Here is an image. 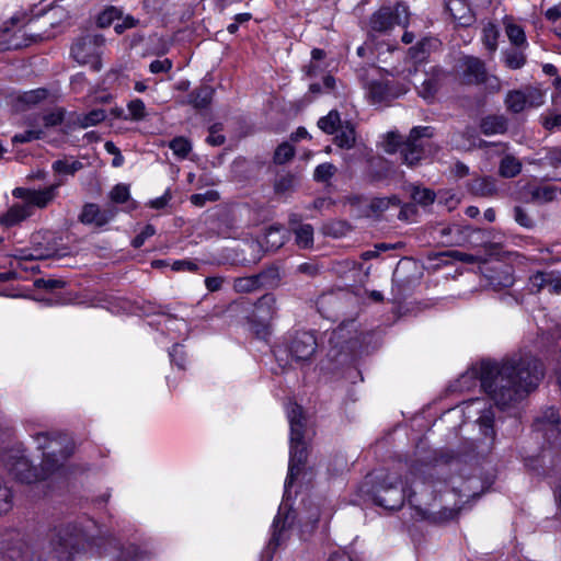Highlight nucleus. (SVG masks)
<instances>
[{
    "instance_id": "39",
    "label": "nucleus",
    "mask_w": 561,
    "mask_h": 561,
    "mask_svg": "<svg viewBox=\"0 0 561 561\" xmlns=\"http://www.w3.org/2000/svg\"><path fill=\"white\" fill-rule=\"evenodd\" d=\"M411 197L415 203L422 206H427L434 203L435 193L430 188H421L419 186H413L411 191Z\"/></svg>"
},
{
    "instance_id": "10",
    "label": "nucleus",
    "mask_w": 561,
    "mask_h": 561,
    "mask_svg": "<svg viewBox=\"0 0 561 561\" xmlns=\"http://www.w3.org/2000/svg\"><path fill=\"white\" fill-rule=\"evenodd\" d=\"M545 95L540 89L527 87L524 90L510 91L504 103L507 111L518 114L529 107H538L543 104Z\"/></svg>"
},
{
    "instance_id": "51",
    "label": "nucleus",
    "mask_w": 561,
    "mask_h": 561,
    "mask_svg": "<svg viewBox=\"0 0 561 561\" xmlns=\"http://www.w3.org/2000/svg\"><path fill=\"white\" fill-rule=\"evenodd\" d=\"M526 64V57L517 50H510L505 54V65L510 69H519Z\"/></svg>"
},
{
    "instance_id": "50",
    "label": "nucleus",
    "mask_w": 561,
    "mask_h": 561,
    "mask_svg": "<svg viewBox=\"0 0 561 561\" xmlns=\"http://www.w3.org/2000/svg\"><path fill=\"white\" fill-rule=\"evenodd\" d=\"M334 85H335V79L332 76L327 75L323 78L322 83H319V82L311 83L309 85V91L312 94L327 93V92L332 91Z\"/></svg>"
},
{
    "instance_id": "21",
    "label": "nucleus",
    "mask_w": 561,
    "mask_h": 561,
    "mask_svg": "<svg viewBox=\"0 0 561 561\" xmlns=\"http://www.w3.org/2000/svg\"><path fill=\"white\" fill-rule=\"evenodd\" d=\"M289 225L299 248L308 249L313 245V227L311 225L301 224L296 215L290 217Z\"/></svg>"
},
{
    "instance_id": "32",
    "label": "nucleus",
    "mask_w": 561,
    "mask_h": 561,
    "mask_svg": "<svg viewBox=\"0 0 561 561\" xmlns=\"http://www.w3.org/2000/svg\"><path fill=\"white\" fill-rule=\"evenodd\" d=\"M341 125L342 123L337 111H331L328 115L321 117L318 121V127L327 134H333L337 131V128Z\"/></svg>"
},
{
    "instance_id": "16",
    "label": "nucleus",
    "mask_w": 561,
    "mask_h": 561,
    "mask_svg": "<svg viewBox=\"0 0 561 561\" xmlns=\"http://www.w3.org/2000/svg\"><path fill=\"white\" fill-rule=\"evenodd\" d=\"M463 80L469 84H482L486 67L483 60L474 56H465L460 60Z\"/></svg>"
},
{
    "instance_id": "19",
    "label": "nucleus",
    "mask_w": 561,
    "mask_h": 561,
    "mask_svg": "<svg viewBox=\"0 0 561 561\" xmlns=\"http://www.w3.org/2000/svg\"><path fill=\"white\" fill-rule=\"evenodd\" d=\"M285 242V231L282 227L270 226L265 229L263 242L254 241L251 243L253 250L260 251L265 245L266 251H275Z\"/></svg>"
},
{
    "instance_id": "15",
    "label": "nucleus",
    "mask_w": 561,
    "mask_h": 561,
    "mask_svg": "<svg viewBox=\"0 0 561 561\" xmlns=\"http://www.w3.org/2000/svg\"><path fill=\"white\" fill-rule=\"evenodd\" d=\"M276 298L272 294L263 295L254 305L252 318L260 322L261 329L256 331L257 334L266 335L267 323L273 320L277 314Z\"/></svg>"
},
{
    "instance_id": "2",
    "label": "nucleus",
    "mask_w": 561,
    "mask_h": 561,
    "mask_svg": "<svg viewBox=\"0 0 561 561\" xmlns=\"http://www.w3.org/2000/svg\"><path fill=\"white\" fill-rule=\"evenodd\" d=\"M479 376L484 392L501 408L522 400L538 387L543 377L542 364L529 353H518L501 364L483 360L479 370L472 369L461 378Z\"/></svg>"
},
{
    "instance_id": "42",
    "label": "nucleus",
    "mask_w": 561,
    "mask_h": 561,
    "mask_svg": "<svg viewBox=\"0 0 561 561\" xmlns=\"http://www.w3.org/2000/svg\"><path fill=\"white\" fill-rule=\"evenodd\" d=\"M295 154V149L288 142L279 145L274 153V162L277 164H284L289 161Z\"/></svg>"
},
{
    "instance_id": "30",
    "label": "nucleus",
    "mask_w": 561,
    "mask_h": 561,
    "mask_svg": "<svg viewBox=\"0 0 561 561\" xmlns=\"http://www.w3.org/2000/svg\"><path fill=\"white\" fill-rule=\"evenodd\" d=\"M260 287L275 288L278 286L280 280L279 270L275 266H271L261 273L256 274Z\"/></svg>"
},
{
    "instance_id": "5",
    "label": "nucleus",
    "mask_w": 561,
    "mask_h": 561,
    "mask_svg": "<svg viewBox=\"0 0 561 561\" xmlns=\"http://www.w3.org/2000/svg\"><path fill=\"white\" fill-rule=\"evenodd\" d=\"M37 449L43 451V470L55 471L72 453L66 437H50L47 433H38L34 436Z\"/></svg>"
},
{
    "instance_id": "12",
    "label": "nucleus",
    "mask_w": 561,
    "mask_h": 561,
    "mask_svg": "<svg viewBox=\"0 0 561 561\" xmlns=\"http://www.w3.org/2000/svg\"><path fill=\"white\" fill-rule=\"evenodd\" d=\"M317 350V340L311 332H296L289 341L288 351L297 362L309 360Z\"/></svg>"
},
{
    "instance_id": "9",
    "label": "nucleus",
    "mask_w": 561,
    "mask_h": 561,
    "mask_svg": "<svg viewBox=\"0 0 561 561\" xmlns=\"http://www.w3.org/2000/svg\"><path fill=\"white\" fill-rule=\"evenodd\" d=\"M433 136V127L416 126L413 127L407 140L402 144L400 156L402 162L410 168L415 167L423 157L422 138H431Z\"/></svg>"
},
{
    "instance_id": "22",
    "label": "nucleus",
    "mask_w": 561,
    "mask_h": 561,
    "mask_svg": "<svg viewBox=\"0 0 561 561\" xmlns=\"http://www.w3.org/2000/svg\"><path fill=\"white\" fill-rule=\"evenodd\" d=\"M486 278L489 286L494 290L508 288L514 284L511 267L507 265H500L499 268L491 270V273L486 275Z\"/></svg>"
},
{
    "instance_id": "48",
    "label": "nucleus",
    "mask_w": 561,
    "mask_h": 561,
    "mask_svg": "<svg viewBox=\"0 0 561 561\" xmlns=\"http://www.w3.org/2000/svg\"><path fill=\"white\" fill-rule=\"evenodd\" d=\"M514 220L526 229H531L535 226L533 217L520 206H515L513 209Z\"/></svg>"
},
{
    "instance_id": "25",
    "label": "nucleus",
    "mask_w": 561,
    "mask_h": 561,
    "mask_svg": "<svg viewBox=\"0 0 561 561\" xmlns=\"http://www.w3.org/2000/svg\"><path fill=\"white\" fill-rule=\"evenodd\" d=\"M523 169L522 161L513 154H505L499 163V175L504 179L517 176Z\"/></svg>"
},
{
    "instance_id": "17",
    "label": "nucleus",
    "mask_w": 561,
    "mask_h": 561,
    "mask_svg": "<svg viewBox=\"0 0 561 561\" xmlns=\"http://www.w3.org/2000/svg\"><path fill=\"white\" fill-rule=\"evenodd\" d=\"M405 89H398L390 81H374L369 84V98L374 103L388 102L405 93Z\"/></svg>"
},
{
    "instance_id": "45",
    "label": "nucleus",
    "mask_w": 561,
    "mask_h": 561,
    "mask_svg": "<svg viewBox=\"0 0 561 561\" xmlns=\"http://www.w3.org/2000/svg\"><path fill=\"white\" fill-rule=\"evenodd\" d=\"M506 35L510 42L515 46H520L526 43V36L524 30L516 24L506 25Z\"/></svg>"
},
{
    "instance_id": "52",
    "label": "nucleus",
    "mask_w": 561,
    "mask_h": 561,
    "mask_svg": "<svg viewBox=\"0 0 561 561\" xmlns=\"http://www.w3.org/2000/svg\"><path fill=\"white\" fill-rule=\"evenodd\" d=\"M11 490L0 479V514L7 513L11 508Z\"/></svg>"
},
{
    "instance_id": "41",
    "label": "nucleus",
    "mask_w": 561,
    "mask_h": 561,
    "mask_svg": "<svg viewBox=\"0 0 561 561\" xmlns=\"http://www.w3.org/2000/svg\"><path fill=\"white\" fill-rule=\"evenodd\" d=\"M478 423H479L482 434L485 437H489V438H491V440H493V438H494V430H493L494 415H493V413L491 411H485L478 419Z\"/></svg>"
},
{
    "instance_id": "53",
    "label": "nucleus",
    "mask_w": 561,
    "mask_h": 561,
    "mask_svg": "<svg viewBox=\"0 0 561 561\" xmlns=\"http://www.w3.org/2000/svg\"><path fill=\"white\" fill-rule=\"evenodd\" d=\"M43 136V131L41 129H30L24 130L23 133L16 134L13 136V142L24 144L30 142L35 139H41Z\"/></svg>"
},
{
    "instance_id": "24",
    "label": "nucleus",
    "mask_w": 561,
    "mask_h": 561,
    "mask_svg": "<svg viewBox=\"0 0 561 561\" xmlns=\"http://www.w3.org/2000/svg\"><path fill=\"white\" fill-rule=\"evenodd\" d=\"M480 128L486 136L504 134L507 130V119L503 115H489L481 119Z\"/></svg>"
},
{
    "instance_id": "44",
    "label": "nucleus",
    "mask_w": 561,
    "mask_h": 561,
    "mask_svg": "<svg viewBox=\"0 0 561 561\" xmlns=\"http://www.w3.org/2000/svg\"><path fill=\"white\" fill-rule=\"evenodd\" d=\"M551 279V272H538L529 278V289L531 291H539L547 288Z\"/></svg>"
},
{
    "instance_id": "49",
    "label": "nucleus",
    "mask_w": 561,
    "mask_h": 561,
    "mask_svg": "<svg viewBox=\"0 0 561 561\" xmlns=\"http://www.w3.org/2000/svg\"><path fill=\"white\" fill-rule=\"evenodd\" d=\"M556 197V190L551 186L535 187L531 191V198L536 202L548 203Z\"/></svg>"
},
{
    "instance_id": "31",
    "label": "nucleus",
    "mask_w": 561,
    "mask_h": 561,
    "mask_svg": "<svg viewBox=\"0 0 561 561\" xmlns=\"http://www.w3.org/2000/svg\"><path fill=\"white\" fill-rule=\"evenodd\" d=\"M297 184V178L291 173L280 174L275 180L274 191L278 195H285L294 191Z\"/></svg>"
},
{
    "instance_id": "18",
    "label": "nucleus",
    "mask_w": 561,
    "mask_h": 561,
    "mask_svg": "<svg viewBox=\"0 0 561 561\" xmlns=\"http://www.w3.org/2000/svg\"><path fill=\"white\" fill-rule=\"evenodd\" d=\"M446 9L459 26H470L476 18L466 0H448Z\"/></svg>"
},
{
    "instance_id": "8",
    "label": "nucleus",
    "mask_w": 561,
    "mask_h": 561,
    "mask_svg": "<svg viewBox=\"0 0 561 561\" xmlns=\"http://www.w3.org/2000/svg\"><path fill=\"white\" fill-rule=\"evenodd\" d=\"M409 23L408 7L398 3L396 7H381L369 20V26L375 32H387L394 25L405 27Z\"/></svg>"
},
{
    "instance_id": "43",
    "label": "nucleus",
    "mask_w": 561,
    "mask_h": 561,
    "mask_svg": "<svg viewBox=\"0 0 561 561\" xmlns=\"http://www.w3.org/2000/svg\"><path fill=\"white\" fill-rule=\"evenodd\" d=\"M401 136L396 131L387 133L383 141V150L387 153H394L401 151L402 144Z\"/></svg>"
},
{
    "instance_id": "33",
    "label": "nucleus",
    "mask_w": 561,
    "mask_h": 561,
    "mask_svg": "<svg viewBox=\"0 0 561 561\" xmlns=\"http://www.w3.org/2000/svg\"><path fill=\"white\" fill-rule=\"evenodd\" d=\"M169 148L173 151L174 156L183 160L192 151V144L187 138L180 136L169 142Z\"/></svg>"
},
{
    "instance_id": "23",
    "label": "nucleus",
    "mask_w": 561,
    "mask_h": 561,
    "mask_svg": "<svg viewBox=\"0 0 561 561\" xmlns=\"http://www.w3.org/2000/svg\"><path fill=\"white\" fill-rule=\"evenodd\" d=\"M31 216L32 211L30 210V205H25L24 203L14 204L0 217V224L5 228H10L19 225Z\"/></svg>"
},
{
    "instance_id": "7",
    "label": "nucleus",
    "mask_w": 561,
    "mask_h": 561,
    "mask_svg": "<svg viewBox=\"0 0 561 561\" xmlns=\"http://www.w3.org/2000/svg\"><path fill=\"white\" fill-rule=\"evenodd\" d=\"M56 247L50 242L48 233L36 232L31 237V247L15 249L11 256L20 262L23 261H39L54 256Z\"/></svg>"
},
{
    "instance_id": "13",
    "label": "nucleus",
    "mask_w": 561,
    "mask_h": 561,
    "mask_svg": "<svg viewBox=\"0 0 561 561\" xmlns=\"http://www.w3.org/2000/svg\"><path fill=\"white\" fill-rule=\"evenodd\" d=\"M536 430L540 432L549 445H553L561 434L560 415L557 409L547 408L535 423Z\"/></svg>"
},
{
    "instance_id": "47",
    "label": "nucleus",
    "mask_w": 561,
    "mask_h": 561,
    "mask_svg": "<svg viewBox=\"0 0 561 561\" xmlns=\"http://www.w3.org/2000/svg\"><path fill=\"white\" fill-rule=\"evenodd\" d=\"M129 197V187L123 183L116 184L110 192V199L116 204L126 203Z\"/></svg>"
},
{
    "instance_id": "55",
    "label": "nucleus",
    "mask_w": 561,
    "mask_h": 561,
    "mask_svg": "<svg viewBox=\"0 0 561 561\" xmlns=\"http://www.w3.org/2000/svg\"><path fill=\"white\" fill-rule=\"evenodd\" d=\"M156 233V228L152 225H147L131 241L135 249L144 245L145 241Z\"/></svg>"
},
{
    "instance_id": "28",
    "label": "nucleus",
    "mask_w": 561,
    "mask_h": 561,
    "mask_svg": "<svg viewBox=\"0 0 561 561\" xmlns=\"http://www.w3.org/2000/svg\"><path fill=\"white\" fill-rule=\"evenodd\" d=\"M334 142L340 148L350 149L355 144V128L352 124L346 123L337 128Z\"/></svg>"
},
{
    "instance_id": "29",
    "label": "nucleus",
    "mask_w": 561,
    "mask_h": 561,
    "mask_svg": "<svg viewBox=\"0 0 561 561\" xmlns=\"http://www.w3.org/2000/svg\"><path fill=\"white\" fill-rule=\"evenodd\" d=\"M106 117L103 108H95L85 114H79L76 116L73 124L80 128H88L103 122Z\"/></svg>"
},
{
    "instance_id": "26",
    "label": "nucleus",
    "mask_w": 561,
    "mask_h": 561,
    "mask_svg": "<svg viewBox=\"0 0 561 561\" xmlns=\"http://www.w3.org/2000/svg\"><path fill=\"white\" fill-rule=\"evenodd\" d=\"M83 168L82 162L73 159L72 157H65L53 162L51 169L58 175H75Z\"/></svg>"
},
{
    "instance_id": "27",
    "label": "nucleus",
    "mask_w": 561,
    "mask_h": 561,
    "mask_svg": "<svg viewBox=\"0 0 561 561\" xmlns=\"http://www.w3.org/2000/svg\"><path fill=\"white\" fill-rule=\"evenodd\" d=\"M214 92L215 91L211 87L202 85V87L195 89L190 94V103L195 108H199V110L206 108L211 103Z\"/></svg>"
},
{
    "instance_id": "61",
    "label": "nucleus",
    "mask_w": 561,
    "mask_h": 561,
    "mask_svg": "<svg viewBox=\"0 0 561 561\" xmlns=\"http://www.w3.org/2000/svg\"><path fill=\"white\" fill-rule=\"evenodd\" d=\"M65 285V282L60 280V279H44V278H38L34 282V286L36 288H44V289H48V290H53V289H56V288H61L64 287Z\"/></svg>"
},
{
    "instance_id": "46",
    "label": "nucleus",
    "mask_w": 561,
    "mask_h": 561,
    "mask_svg": "<svg viewBox=\"0 0 561 561\" xmlns=\"http://www.w3.org/2000/svg\"><path fill=\"white\" fill-rule=\"evenodd\" d=\"M336 172V168L329 162L319 164L313 173V179L317 182H327L329 181Z\"/></svg>"
},
{
    "instance_id": "56",
    "label": "nucleus",
    "mask_w": 561,
    "mask_h": 561,
    "mask_svg": "<svg viewBox=\"0 0 561 561\" xmlns=\"http://www.w3.org/2000/svg\"><path fill=\"white\" fill-rule=\"evenodd\" d=\"M335 296L333 294H323L317 300L318 311L325 318H330V310L328 306L334 302Z\"/></svg>"
},
{
    "instance_id": "37",
    "label": "nucleus",
    "mask_w": 561,
    "mask_h": 561,
    "mask_svg": "<svg viewBox=\"0 0 561 561\" xmlns=\"http://www.w3.org/2000/svg\"><path fill=\"white\" fill-rule=\"evenodd\" d=\"M233 288L237 293H251L260 287L257 276L251 275L247 277H239L234 279Z\"/></svg>"
},
{
    "instance_id": "1",
    "label": "nucleus",
    "mask_w": 561,
    "mask_h": 561,
    "mask_svg": "<svg viewBox=\"0 0 561 561\" xmlns=\"http://www.w3.org/2000/svg\"><path fill=\"white\" fill-rule=\"evenodd\" d=\"M444 467L437 462H415L411 466L405 482L388 474L374 490L373 500L386 510H399L405 499L417 510L420 515L433 523H445L457 517L460 506H443L439 511L431 508L436 493L446 489V482L438 479Z\"/></svg>"
},
{
    "instance_id": "59",
    "label": "nucleus",
    "mask_w": 561,
    "mask_h": 561,
    "mask_svg": "<svg viewBox=\"0 0 561 561\" xmlns=\"http://www.w3.org/2000/svg\"><path fill=\"white\" fill-rule=\"evenodd\" d=\"M137 24L138 20L131 15H126L124 18L121 15V19L114 24V30L117 34H122L126 30L135 27Z\"/></svg>"
},
{
    "instance_id": "62",
    "label": "nucleus",
    "mask_w": 561,
    "mask_h": 561,
    "mask_svg": "<svg viewBox=\"0 0 561 561\" xmlns=\"http://www.w3.org/2000/svg\"><path fill=\"white\" fill-rule=\"evenodd\" d=\"M64 119V112L61 110L44 115L43 121L46 127H54L61 124Z\"/></svg>"
},
{
    "instance_id": "64",
    "label": "nucleus",
    "mask_w": 561,
    "mask_h": 561,
    "mask_svg": "<svg viewBox=\"0 0 561 561\" xmlns=\"http://www.w3.org/2000/svg\"><path fill=\"white\" fill-rule=\"evenodd\" d=\"M547 288L551 294H561V275L551 272V279H549Z\"/></svg>"
},
{
    "instance_id": "60",
    "label": "nucleus",
    "mask_w": 561,
    "mask_h": 561,
    "mask_svg": "<svg viewBox=\"0 0 561 561\" xmlns=\"http://www.w3.org/2000/svg\"><path fill=\"white\" fill-rule=\"evenodd\" d=\"M172 68V61L169 58L156 59L149 65L151 73L168 72Z\"/></svg>"
},
{
    "instance_id": "35",
    "label": "nucleus",
    "mask_w": 561,
    "mask_h": 561,
    "mask_svg": "<svg viewBox=\"0 0 561 561\" xmlns=\"http://www.w3.org/2000/svg\"><path fill=\"white\" fill-rule=\"evenodd\" d=\"M400 204L401 202L396 195L389 197H376L370 202V209L374 213H383L391 207H400Z\"/></svg>"
},
{
    "instance_id": "36",
    "label": "nucleus",
    "mask_w": 561,
    "mask_h": 561,
    "mask_svg": "<svg viewBox=\"0 0 561 561\" xmlns=\"http://www.w3.org/2000/svg\"><path fill=\"white\" fill-rule=\"evenodd\" d=\"M499 31L493 23H488L482 30V42L484 46L491 51H495L497 47Z\"/></svg>"
},
{
    "instance_id": "3",
    "label": "nucleus",
    "mask_w": 561,
    "mask_h": 561,
    "mask_svg": "<svg viewBox=\"0 0 561 561\" xmlns=\"http://www.w3.org/2000/svg\"><path fill=\"white\" fill-rule=\"evenodd\" d=\"M286 414L290 427L289 463L288 473L284 483V501L279 505L278 513L273 520L272 537L267 545V549L272 551H275L277 547L289 538L295 515L289 508H287L285 499L288 496V489L293 485L295 479L300 473V470L308 457L307 444L305 442L306 419L304 416L302 408L290 402L286 407Z\"/></svg>"
},
{
    "instance_id": "38",
    "label": "nucleus",
    "mask_w": 561,
    "mask_h": 561,
    "mask_svg": "<svg viewBox=\"0 0 561 561\" xmlns=\"http://www.w3.org/2000/svg\"><path fill=\"white\" fill-rule=\"evenodd\" d=\"M48 95V91L46 89H35L23 92L19 95L18 101L25 105H35L41 101L45 100Z\"/></svg>"
},
{
    "instance_id": "63",
    "label": "nucleus",
    "mask_w": 561,
    "mask_h": 561,
    "mask_svg": "<svg viewBox=\"0 0 561 561\" xmlns=\"http://www.w3.org/2000/svg\"><path fill=\"white\" fill-rule=\"evenodd\" d=\"M173 271L180 272V271H188L194 272L197 270V264L190 260H179L173 262L171 265Z\"/></svg>"
},
{
    "instance_id": "40",
    "label": "nucleus",
    "mask_w": 561,
    "mask_h": 561,
    "mask_svg": "<svg viewBox=\"0 0 561 561\" xmlns=\"http://www.w3.org/2000/svg\"><path fill=\"white\" fill-rule=\"evenodd\" d=\"M121 19V10L115 7L106 8L102 11L96 20V23L100 27H108L115 21Z\"/></svg>"
},
{
    "instance_id": "58",
    "label": "nucleus",
    "mask_w": 561,
    "mask_h": 561,
    "mask_svg": "<svg viewBox=\"0 0 561 561\" xmlns=\"http://www.w3.org/2000/svg\"><path fill=\"white\" fill-rule=\"evenodd\" d=\"M436 91H437L436 81L434 79H425L422 82L419 93L423 99L430 100L434 96Z\"/></svg>"
},
{
    "instance_id": "11",
    "label": "nucleus",
    "mask_w": 561,
    "mask_h": 561,
    "mask_svg": "<svg viewBox=\"0 0 561 561\" xmlns=\"http://www.w3.org/2000/svg\"><path fill=\"white\" fill-rule=\"evenodd\" d=\"M62 184V179H59L58 182L42 190L15 187L12 195L23 199L25 205H30V210L33 213V207L45 208L48 206L57 197L58 188Z\"/></svg>"
},
{
    "instance_id": "57",
    "label": "nucleus",
    "mask_w": 561,
    "mask_h": 561,
    "mask_svg": "<svg viewBox=\"0 0 561 561\" xmlns=\"http://www.w3.org/2000/svg\"><path fill=\"white\" fill-rule=\"evenodd\" d=\"M443 256L451 257L455 261L463 262L467 264H473L477 262V257L472 254L460 252L458 250H450L442 253Z\"/></svg>"
},
{
    "instance_id": "34",
    "label": "nucleus",
    "mask_w": 561,
    "mask_h": 561,
    "mask_svg": "<svg viewBox=\"0 0 561 561\" xmlns=\"http://www.w3.org/2000/svg\"><path fill=\"white\" fill-rule=\"evenodd\" d=\"M128 115L124 119L142 121L147 116V108L142 100L134 99L127 104Z\"/></svg>"
},
{
    "instance_id": "20",
    "label": "nucleus",
    "mask_w": 561,
    "mask_h": 561,
    "mask_svg": "<svg viewBox=\"0 0 561 561\" xmlns=\"http://www.w3.org/2000/svg\"><path fill=\"white\" fill-rule=\"evenodd\" d=\"M468 190L474 196L494 197L499 192L497 181L492 176H478L468 183Z\"/></svg>"
},
{
    "instance_id": "14",
    "label": "nucleus",
    "mask_w": 561,
    "mask_h": 561,
    "mask_svg": "<svg viewBox=\"0 0 561 561\" xmlns=\"http://www.w3.org/2000/svg\"><path fill=\"white\" fill-rule=\"evenodd\" d=\"M116 215L117 208L113 205H107L102 209L98 204L88 203L83 206L79 219L84 225L103 227L112 221Z\"/></svg>"
},
{
    "instance_id": "54",
    "label": "nucleus",
    "mask_w": 561,
    "mask_h": 561,
    "mask_svg": "<svg viewBox=\"0 0 561 561\" xmlns=\"http://www.w3.org/2000/svg\"><path fill=\"white\" fill-rule=\"evenodd\" d=\"M169 356L171 362L174 363L179 368H185V353L182 345L174 344L169 352Z\"/></svg>"
},
{
    "instance_id": "4",
    "label": "nucleus",
    "mask_w": 561,
    "mask_h": 561,
    "mask_svg": "<svg viewBox=\"0 0 561 561\" xmlns=\"http://www.w3.org/2000/svg\"><path fill=\"white\" fill-rule=\"evenodd\" d=\"M3 462L9 472L20 482L32 483L45 477L49 471H39L26 456L25 448L19 444L7 450Z\"/></svg>"
},
{
    "instance_id": "6",
    "label": "nucleus",
    "mask_w": 561,
    "mask_h": 561,
    "mask_svg": "<svg viewBox=\"0 0 561 561\" xmlns=\"http://www.w3.org/2000/svg\"><path fill=\"white\" fill-rule=\"evenodd\" d=\"M105 44L102 34H87L79 37L71 47V56L80 65H91L98 71L101 69V49Z\"/></svg>"
}]
</instances>
